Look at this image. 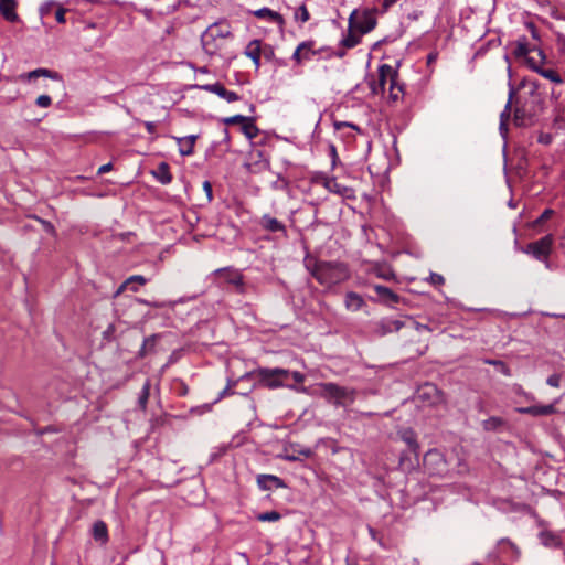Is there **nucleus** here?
Instances as JSON below:
<instances>
[{
	"mask_svg": "<svg viewBox=\"0 0 565 565\" xmlns=\"http://www.w3.org/2000/svg\"><path fill=\"white\" fill-rule=\"evenodd\" d=\"M306 267L312 277L327 288L339 285L350 277L347 264L341 262H327L306 258Z\"/></svg>",
	"mask_w": 565,
	"mask_h": 565,
	"instance_id": "obj_1",
	"label": "nucleus"
},
{
	"mask_svg": "<svg viewBox=\"0 0 565 565\" xmlns=\"http://www.w3.org/2000/svg\"><path fill=\"white\" fill-rule=\"evenodd\" d=\"M523 87H529V90L523 95L516 97L514 104V122L516 126H527L533 122V119L542 111L543 102L541 95L537 93V85L534 82H523Z\"/></svg>",
	"mask_w": 565,
	"mask_h": 565,
	"instance_id": "obj_2",
	"label": "nucleus"
},
{
	"mask_svg": "<svg viewBox=\"0 0 565 565\" xmlns=\"http://www.w3.org/2000/svg\"><path fill=\"white\" fill-rule=\"evenodd\" d=\"M231 35V26L227 23L211 24L201 36L203 50L210 55L215 54Z\"/></svg>",
	"mask_w": 565,
	"mask_h": 565,
	"instance_id": "obj_3",
	"label": "nucleus"
},
{
	"mask_svg": "<svg viewBox=\"0 0 565 565\" xmlns=\"http://www.w3.org/2000/svg\"><path fill=\"white\" fill-rule=\"evenodd\" d=\"M322 396L332 399L337 405H349L355 399V391L353 388L340 386L335 383L321 384Z\"/></svg>",
	"mask_w": 565,
	"mask_h": 565,
	"instance_id": "obj_4",
	"label": "nucleus"
},
{
	"mask_svg": "<svg viewBox=\"0 0 565 565\" xmlns=\"http://www.w3.org/2000/svg\"><path fill=\"white\" fill-rule=\"evenodd\" d=\"M554 246L553 234H546L537 241L531 242L522 248L524 254L531 255L536 260H546L550 257Z\"/></svg>",
	"mask_w": 565,
	"mask_h": 565,
	"instance_id": "obj_5",
	"label": "nucleus"
},
{
	"mask_svg": "<svg viewBox=\"0 0 565 565\" xmlns=\"http://www.w3.org/2000/svg\"><path fill=\"white\" fill-rule=\"evenodd\" d=\"M376 25V19L374 14L367 10L359 12L353 10L349 17V30L356 31L362 34L371 32Z\"/></svg>",
	"mask_w": 565,
	"mask_h": 565,
	"instance_id": "obj_6",
	"label": "nucleus"
},
{
	"mask_svg": "<svg viewBox=\"0 0 565 565\" xmlns=\"http://www.w3.org/2000/svg\"><path fill=\"white\" fill-rule=\"evenodd\" d=\"M396 71L388 64H382L377 70V78H370L369 87L373 95L383 94L387 81L392 83V77H396Z\"/></svg>",
	"mask_w": 565,
	"mask_h": 565,
	"instance_id": "obj_7",
	"label": "nucleus"
},
{
	"mask_svg": "<svg viewBox=\"0 0 565 565\" xmlns=\"http://www.w3.org/2000/svg\"><path fill=\"white\" fill-rule=\"evenodd\" d=\"M537 57L539 58L529 57L527 58V66L532 71L539 73L544 78L551 81L552 83L562 84L563 79H562V77L559 76V74L556 71H554L552 68H542V64L545 61V54L540 49H537Z\"/></svg>",
	"mask_w": 565,
	"mask_h": 565,
	"instance_id": "obj_8",
	"label": "nucleus"
},
{
	"mask_svg": "<svg viewBox=\"0 0 565 565\" xmlns=\"http://www.w3.org/2000/svg\"><path fill=\"white\" fill-rule=\"evenodd\" d=\"M290 372L285 369H262L259 375L266 386L276 388L282 385L284 381L288 379Z\"/></svg>",
	"mask_w": 565,
	"mask_h": 565,
	"instance_id": "obj_9",
	"label": "nucleus"
},
{
	"mask_svg": "<svg viewBox=\"0 0 565 565\" xmlns=\"http://www.w3.org/2000/svg\"><path fill=\"white\" fill-rule=\"evenodd\" d=\"M214 275L223 279L226 284L232 285L238 294H244L245 285L243 275L234 268H218Z\"/></svg>",
	"mask_w": 565,
	"mask_h": 565,
	"instance_id": "obj_10",
	"label": "nucleus"
},
{
	"mask_svg": "<svg viewBox=\"0 0 565 565\" xmlns=\"http://www.w3.org/2000/svg\"><path fill=\"white\" fill-rule=\"evenodd\" d=\"M557 403L558 401L555 399L554 402L546 405H531L526 407H518L515 411L519 414L530 415L532 417L550 416L557 413Z\"/></svg>",
	"mask_w": 565,
	"mask_h": 565,
	"instance_id": "obj_11",
	"label": "nucleus"
},
{
	"mask_svg": "<svg viewBox=\"0 0 565 565\" xmlns=\"http://www.w3.org/2000/svg\"><path fill=\"white\" fill-rule=\"evenodd\" d=\"M313 455L312 450L308 447L300 445H290L285 447L284 452L279 457L287 461H299L303 458H310Z\"/></svg>",
	"mask_w": 565,
	"mask_h": 565,
	"instance_id": "obj_12",
	"label": "nucleus"
},
{
	"mask_svg": "<svg viewBox=\"0 0 565 565\" xmlns=\"http://www.w3.org/2000/svg\"><path fill=\"white\" fill-rule=\"evenodd\" d=\"M196 88L213 93L228 103H233L239 99V96L235 92L226 89V87L221 83L198 85Z\"/></svg>",
	"mask_w": 565,
	"mask_h": 565,
	"instance_id": "obj_13",
	"label": "nucleus"
},
{
	"mask_svg": "<svg viewBox=\"0 0 565 565\" xmlns=\"http://www.w3.org/2000/svg\"><path fill=\"white\" fill-rule=\"evenodd\" d=\"M259 225H260L262 230H264L266 232L278 233L282 237H287V228H286L285 224L281 221L277 220L276 217H274L269 214H264L260 217Z\"/></svg>",
	"mask_w": 565,
	"mask_h": 565,
	"instance_id": "obj_14",
	"label": "nucleus"
},
{
	"mask_svg": "<svg viewBox=\"0 0 565 565\" xmlns=\"http://www.w3.org/2000/svg\"><path fill=\"white\" fill-rule=\"evenodd\" d=\"M253 14L258 19L276 23L280 28H284V25H285L284 17L280 13H278L269 8H266V7L260 8L258 10L253 11Z\"/></svg>",
	"mask_w": 565,
	"mask_h": 565,
	"instance_id": "obj_15",
	"label": "nucleus"
},
{
	"mask_svg": "<svg viewBox=\"0 0 565 565\" xmlns=\"http://www.w3.org/2000/svg\"><path fill=\"white\" fill-rule=\"evenodd\" d=\"M531 52L537 53V50L530 46L526 36H520L514 43L513 55L527 62Z\"/></svg>",
	"mask_w": 565,
	"mask_h": 565,
	"instance_id": "obj_16",
	"label": "nucleus"
},
{
	"mask_svg": "<svg viewBox=\"0 0 565 565\" xmlns=\"http://www.w3.org/2000/svg\"><path fill=\"white\" fill-rule=\"evenodd\" d=\"M17 0H0V13L8 22H17Z\"/></svg>",
	"mask_w": 565,
	"mask_h": 565,
	"instance_id": "obj_17",
	"label": "nucleus"
},
{
	"mask_svg": "<svg viewBox=\"0 0 565 565\" xmlns=\"http://www.w3.org/2000/svg\"><path fill=\"white\" fill-rule=\"evenodd\" d=\"M179 145V152L181 156H191L194 152V145L198 139L196 135H189L185 137H173Z\"/></svg>",
	"mask_w": 565,
	"mask_h": 565,
	"instance_id": "obj_18",
	"label": "nucleus"
},
{
	"mask_svg": "<svg viewBox=\"0 0 565 565\" xmlns=\"http://www.w3.org/2000/svg\"><path fill=\"white\" fill-rule=\"evenodd\" d=\"M257 484L262 490H271L274 488H284V481L274 475H259Z\"/></svg>",
	"mask_w": 565,
	"mask_h": 565,
	"instance_id": "obj_19",
	"label": "nucleus"
},
{
	"mask_svg": "<svg viewBox=\"0 0 565 565\" xmlns=\"http://www.w3.org/2000/svg\"><path fill=\"white\" fill-rule=\"evenodd\" d=\"M262 51L263 45L260 40L250 41L245 49V55L253 61L256 68L260 66Z\"/></svg>",
	"mask_w": 565,
	"mask_h": 565,
	"instance_id": "obj_20",
	"label": "nucleus"
},
{
	"mask_svg": "<svg viewBox=\"0 0 565 565\" xmlns=\"http://www.w3.org/2000/svg\"><path fill=\"white\" fill-rule=\"evenodd\" d=\"M373 289L384 305H394L399 302V296L392 289L381 285H375Z\"/></svg>",
	"mask_w": 565,
	"mask_h": 565,
	"instance_id": "obj_21",
	"label": "nucleus"
},
{
	"mask_svg": "<svg viewBox=\"0 0 565 565\" xmlns=\"http://www.w3.org/2000/svg\"><path fill=\"white\" fill-rule=\"evenodd\" d=\"M539 539H540L541 543L546 547H551V548L562 547V539L555 532L544 529L539 533Z\"/></svg>",
	"mask_w": 565,
	"mask_h": 565,
	"instance_id": "obj_22",
	"label": "nucleus"
},
{
	"mask_svg": "<svg viewBox=\"0 0 565 565\" xmlns=\"http://www.w3.org/2000/svg\"><path fill=\"white\" fill-rule=\"evenodd\" d=\"M39 77L57 78V73L52 72L47 68H36L28 73L20 74L15 79L18 81H32Z\"/></svg>",
	"mask_w": 565,
	"mask_h": 565,
	"instance_id": "obj_23",
	"label": "nucleus"
},
{
	"mask_svg": "<svg viewBox=\"0 0 565 565\" xmlns=\"http://www.w3.org/2000/svg\"><path fill=\"white\" fill-rule=\"evenodd\" d=\"M514 89L511 87L509 92V98L505 104L503 111L500 114V131L504 136L508 132V121L511 115V106L513 103Z\"/></svg>",
	"mask_w": 565,
	"mask_h": 565,
	"instance_id": "obj_24",
	"label": "nucleus"
},
{
	"mask_svg": "<svg viewBox=\"0 0 565 565\" xmlns=\"http://www.w3.org/2000/svg\"><path fill=\"white\" fill-rule=\"evenodd\" d=\"M312 52V42L300 43L292 54V58L298 63L310 60Z\"/></svg>",
	"mask_w": 565,
	"mask_h": 565,
	"instance_id": "obj_25",
	"label": "nucleus"
},
{
	"mask_svg": "<svg viewBox=\"0 0 565 565\" xmlns=\"http://www.w3.org/2000/svg\"><path fill=\"white\" fill-rule=\"evenodd\" d=\"M152 174L161 184H169L172 181L170 167L167 162H160Z\"/></svg>",
	"mask_w": 565,
	"mask_h": 565,
	"instance_id": "obj_26",
	"label": "nucleus"
},
{
	"mask_svg": "<svg viewBox=\"0 0 565 565\" xmlns=\"http://www.w3.org/2000/svg\"><path fill=\"white\" fill-rule=\"evenodd\" d=\"M344 305L348 310L358 311L365 305V302L362 296L354 291H350L345 295Z\"/></svg>",
	"mask_w": 565,
	"mask_h": 565,
	"instance_id": "obj_27",
	"label": "nucleus"
},
{
	"mask_svg": "<svg viewBox=\"0 0 565 565\" xmlns=\"http://www.w3.org/2000/svg\"><path fill=\"white\" fill-rule=\"evenodd\" d=\"M419 398H429L431 399V403H437L440 401V392L438 388L433 384H425L423 387H420L418 392Z\"/></svg>",
	"mask_w": 565,
	"mask_h": 565,
	"instance_id": "obj_28",
	"label": "nucleus"
},
{
	"mask_svg": "<svg viewBox=\"0 0 565 565\" xmlns=\"http://www.w3.org/2000/svg\"><path fill=\"white\" fill-rule=\"evenodd\" d=\"M93 536L96 541L106 543L108 541L107 525L103 521H96L93 525Z\"/></svg>",
	"mask_w": 565,
	"mask_h": 565,
	"instance_id": "obj_29",
	"label": "nucleus"
},
{
	"mask_svg": "<svg viewBox=\"0 0 565 565\" xmlns=\"http://www.w3.org/2000/svg\"><path fill=\"white\" fill-rule=\"evenodd\" d=\"M404 95V86L398 83V75L396 77H392V83L390 85V98L393 102L399 100Z\"/></svg>",
	"mask_w": 565,
	"mask_h": 565,
	"instance_id": "obj_30",
	"label": "nucleus"
},
{
	"mask_svg": "<svg viewBox=\"0 0 565 565\" xmlns=\"http://www.w3.org/2000/svg\"><path fill=\"white\" fill-rule=\"evenodd\" d=\"M146 285L147 284V279L141 276V275H134V276H130L129 278H127L124 284L121 285V287L119 288V291H121L122 289L125 288H128L130 289L131 291H137L138 288L135 286V285Z\"/></svg>",
	"mask_w": 565,
	"mask_h": 565,
	"instance_id": "obj_31",
	"label": "nucleus"
},
{
	"mask_svg": "<svg viewBox=\"0 0 565 565\" xmlns=\"http://www.w3.org/2000/svg\"><path fill=\"white\" fill-rule=\"evenodd\" d=\"M401 439L408 446V448L416 452L418 449V444L416 440V435L412 429H404L399 433Z\"/></svg>",
	"mask_w": 565,
	"mask_h": 565,
	"instance_id": "obj_32",
	"label": "nucleus"
},
{
	"mask_svg": "<svg viewBox=\"0 0 565 565\" xmlns=\"http://www.w3.org/2000/svg\"><path fill=\"white\" fill-rule=\"evenodd\" d=\"M505 424V420L498 416H492L482 422V428L486 431H495L500 429Z\"/></svg>",
	"mask_w": 565,
	"mask_h": 565,
	"instance_id": "obj_33",
	"label": "nucleus"
},
{
	"mask_svg": "<svg viewBox=\"0 0 565 565\" xmlns=\"http://www.w3.org/2000/svg\"><path fill=\"white\" fill-rule=\"evenodd\" d=\"M242 131L248 139H254L257 137L259 130L254 122V119L248 117L247 120L242 125Z\"/></svg>",
	"mask_w": 565,
	"mask_h": 565,
	"instance_id": "obj_34",
	"label": "nucleus"
},
{
	"mask_svg": "<svg viewBox=\"0 0 565 565\" xmlns=\"http://www.w3.org/2000/svg\"><path fill=\"white\" fill-rule=\"evenodd\" d=\"M361 42V35L356 31H350L341 41V45L345 49H353Z\"/></svg>",
	"mask_w": 565,
	"mask_h": 565,
	"instance_id": "obj_35",
	"label": "nucleus"
},
{
	"mask_svg": "<svg viewBox=\"0 0 565 565\" xmlns=\"http://www.w3.org/2000/svg\"><path fill=\"white\" fill-rule=\"evenodd\" d=\"M150 387H151L150 381L147 380L143 383L140 395L138 397V404H139L140 408L143 411L147 408V404H148V399H149V395H150Z\"/></svg>",
	"mask_w": 565,
	"mask_h": 565,
	"instance_id": "obj_36",
	"label": "nucleus"
},
{
	"mask_svg": "<svg viewBox=\"0 0 565 565\" xmlns=\"http://www.w3.org/2000/svg\"><path fill=\"white\" fill-rule=\"evenodd\" d=\"M554 215V211L552 209H545L543 213L532 222V228H539L544 222L550 220Z\"/></svg>",
	"mask_w": 565,
	"mask_h": 565,
	"instance_id": "obj_37",
	"label": "nucleus"
},
{
	"mask_svg": "<svg viewBox=\"0 0 565 565\" xmlns=\"http://www.w3.org/2000/svg\"><path fill=\"white\" fill-rule=\"evenodd\" d=\"M281 518L277 511H268L257 515V520L260 522H276Z\"/></svg>",
	"mask_w": 565,
	"mask_h": 565,
	"instance_id": "obj_38",
	"label": "nucleus"
},
{
	"mask_svg": "<svg viewBox=\"0 0 565 565\" xmlns=\"http://www.w3.org/2000/svg\"><path fill=\"white\" fill-rule=\"evenodd\" d=\"M296 18L299 19L302 23L309 21L310 19V14H309V11L306 7V4H301L297 12H296Z\"/></svg>",
	"mask_w": 565,
	"mask_h": 565,
	"instance_id": "obj_39",
	"label": "nucleus"
},
{
	"mask_svg": "<svg viewBox=\"0 0 565 565\" xmlns=\"http://www.w3.org/2000/svg\"><path fill=\"white\" fill-rule=\"evenodd\" d=\"M35 104L39 106V107H42V108H47L51 106L52 104V98L49 96V95H40L36 100H35Z\"/></svg>",
	"mask_w": 565,
	"mask_h": 565,
	"instance_id": "obj_40",
	"label": "nucleus"
},
{
	"mask_svg": "<svg viewBox=\"0 0 565 565\" xmlns=\"http://www.w3.org/2000/svg\"><path fill=\"white\" fill-rule=\"evenodd\" d=\"M248 117H245L243 115H235L232 117H227L224 119V122L226 125H234V124H244L247 120Z\"/></svg>",
	"mask_w": 565,
	"mask_h": 565,
	"instance_id": "obj_41",
	"label": "nucleus"
},
{
	"mask_svg": "<svg viewBox=\"0 0 565 565\" xmlns=\"http://www.w3.org/2000/svg\"><path fill=\"white\" fill-rule=\"evenodd\" d=\"M553 141V135L550 132H540L537 137V142L544 146L551 145Z\"/></svg>",
	"mask_w": 565,
	"mask_h": 565,
	"instance_id": "obj_42",
	"label": "nucleus"
},
{
	"mask_svg": "<svg viewBox=\"0 0 565 565\" xmlns=\"http://www.w3.org/2000/svg\"><path fill=\"white\" fill-rule=\"evenodd\" d=\"M546 384L552 387L561 386V374L554 373L546 379Z\"/></svg>",
	"mask_w": 565,
	"mask_h": 565,
	"instance_id": "obj_43",
	"label": "nucleus"
},
{
	"mask_svg": "<svg viewBox=\"0 0 565 565\" xmlns=\"http://www.w3.org/2000/svg\"><path fill=\"white\" fill-rule=\"evenodd\" d=\"M333 126L337 130H341L342 128L349 127L356 131H360V128L356 125L348 121H334Z\"/></svg>",
	"mask_w": 565,
	"mask_h": 565,
	"instance_id": "obj_44",
	"label": "nucleus"
},
{
	"mask_svg": "<svg viewBox=\"0 0 565 565\" xmlns=\"http://www.w3.org/2000/svg\"><path fill=\"white\" fill-rule=\"evenodd\" d=\"M154 345V337L148 338L143 341L142 348L140 350V355L145 356L147 354L148 348H152Z\"/></svg>",
	"mask_w": 565,
	"mask_h": 565,
	"instance_id": "obj_45",
	"label": "nucleus"
},
{
	"mask_svg": "<svg viewBox=\"0 0 565 565\" xmlns=\"http://www.w3.org/2000/svg\"><path fill=\"white\" fill-rule=\"evenodd\" d=\"M402 327H403V322H401L398 320H388L386 322L387 331L399 330Z\"/></svg>",
	"mask_w": 565,
	"mask_h": 565,
	"instance_id": "obj_46",
	"label": "nucleus"
},
{
	"mask_svg": "<svg viewBox=\"0 0 565 565\" xmlns=\"http://www.w3.org/2000/svg\"><path fill=\"white\" fill-rule=\"evenodd\" d=\"M203 190L206 193L209 202H211L212 199H213V191H212V184H211L210 181H204L203 182Z\"/></svg>",
	"mask_w": 565,
	"mask_h": 565,
	"instance_id": "obj_47",
	"label": "nucleus"
},
{
	"mask_svg": "<svg viewBox=\"0 0 565 565\" xmlns=\"http://www.w3.org/2000/svg\"><path fill=\"white\" fill-rule=\"evenodd\" d=\"M65 14H66V10L65 9H57L56 12H55V19L58 23H65Z\"/></svg>",
	"mask_w": 565,
	"mask_h": 565,
	"instance_id": "obj_48",
	"label": "nucleus"
},
{
	"mask_svg": "<svg viewBox=\"0 0 565 565\" xmlns=\"http://www.w3.org/2000/svg\"><path fill=\"white\" fill-rule=\"evenodd\" d=\"M430 280L434 285H443L445 282L444 277L439 274H431Z\"/></svg>",
	"mask_w": 565,
	"mask_h": 565,
	"instance_id": "obj_49",
	"label": "nucleus"
},
{
	"mask_svg": "<svg viewBox=\"0 0 565 565\" xmlns=\"http://www.w3.org/2000/svg\"><path fill=\"white\" fill-rule=\"evenodd\" d=\"M232 394H234V392L232 391V386H231V384H228V385H227V386H226V387H225V388H224V390L218 394V398H217V401H220V399H222V398H224V397H226V396H230V395H232Z\"/></svg>",
	"mask_w": 565,
	"mask_h": 565,
	"instance_id": "obj_50",
	"label": "nucleus"
},
{
	"mask_svg": "<svg viewBox=\"0 0 565 565\" xmlns=\"http://www.w3.org/2000/svg\"><path fill=\"white\" fill-rule=\"evenodd\" d=\"M289 375H291L294 381L297 383H302L305 381V375L298 371H295V372L290 373Z\"/></svg>",
	"mask_w": 565,
	"mask_h": 565,
	"instance_id": "obj_51",
	"label": "nucleus"
},
{
	"mask_svg": "<svg viewBox=\"0 0 565 565\" xmlns=\"http://www.w3.org/2000/svg\"><path fill=\"white\" fill-rule=\"evenodd\" d=\"M273 54H274V52L269 45L263 46L262 55H264L265 58L270 60Z\"/></svg>",
	"mask_w": 565,
	"mask_h": 565,
	"instance_id": "obj_52",
	"label": "nucleus"
},
{
	"mask_svg": "<svg viewBox=\"0 0 565 565\" xmlns=\"http://www.w3.org/2000/svg\"><path fill=\"white\" fill-rule=\"evenodd\" d=\"M111 168H113L111 163L103 164V166H100V167L98 168L97 173H98L99 175L105 174V173L109 172V171L111 170Z\"/></svg>",
	"mask_w": 565,
	"mask_h": 565,
	"instance_id": "obj_53",
	"label": "nucleus"
},
{
	"mask_svg": "<svg viewBox=\"0 0 565 565\" xmlns=\"http://www.w3.org/2000/svg\"><path fill=\"white\" fill-rule=\"evenodd\" d=\"M143 125H145V128L147 129V131L149 134H154L156 132L157 126H156L154 122H152V121H145Z\"/></svg>",
	"mask_w": 565,
	"mask_h": 565,
	"instance_id": "obj_54",
	"label": "nucleus"
},
{
	"mask_svg": "<svg viewBox=\"0 0 565 565\" xmlns=\"http://www.w3.org/2000/svg\"><path fill=\"white\" fill-rule=\"evenodd\" d=\"M398 0H383V9L384 11L388 10L393 4H395Z\"/></svg>",
	"mask_w": 565,
	"mask_h": 565,
	"instance_id": "obj_55",
	"label": "nucleus"
},
{
	"mask_svg": "<svg viewBox=\"0 0 565 565\" xmlns=\"http://www.w3.org/2000/svg\"><path fill=\"white\" fill-rule=\"evenodd\" d=\"M415 328H416V330H417V331H419V332H420V331H424V330H426V331H431V329L429 328V326H427V324H422V323H419V322H415Z\"/></svg>",
	"mask_w": 565,
	"mask_h": 565,
	"instance_id": "obj_56",
	"label": "nucleus"
},
{
	"mask_svg": "<svg viewBox=\"0 0 565 565\" xmlns=\"http://www.w3.org/2000/svg\"><path fill=\"white\" fill-rule=\"evenodd\" d=\"M527 28L530 29V31L532 33V36L534 39H539V34H537V31H536V28L534 26V24L533 23H529Z\"/></svg>",
	"mask_w": 565,
	"mask_h": 565,
	"instance_id": "obj_57",
	"label": "nucleus"
},
{
	"mask_svg": "<svg viewBox=\"0 0 565 565\" xmlns=\"http://www.w3.org/2000/svg\"><path fill=\"white\" fill-rule=\"evenodd\" d=\"M547 269H552V264L550 262V257H546V260H541Z\"/></svg>",
	"mask_w": 565,
	"mask_h": 565,
	"instance_id": "obj_58",
	"label": "nucleus"
},
{
	"mask_svg": "<svg viewBox=\"0 0 565 565\" xmlns=\"http://www.w3.org/2000/svg\"><path fill=\"white\" fill-rule=\"evenodd\" d=\"M487 363L492 364V365H503V363L501 361H491V360H489V361H487Z\"/></svg>",
	"mask_w": 565,
	"mask_h": 565,
	"instance_id": "obj_59",
	"label": "nucleus"
},
{
	"mask_svg": "<svg viewBox=\"0 0 565 565\" xmlns=\"http://www.w3.org/2000/svg\"><path fill=\"white\" fill-rule=\"evenodd\" d=\"M524 396L526 397V399L529 401H534V396L532 394H529V393H524Z\"/></svg>",
	"mask_w": 565,
	"mask_h": 565,
	"instance_id": "obj_60",
	"label": "nucleus"
},
{
	"mask_svg": "<svg viewBox=\"0 0 565 565\" xmlns=\"http://www.w3.org/2000/svg\"><path fill=\"white\" fill-rule=\"evenodd\" d=\"M500 544H509V545H511V546L513 547V544H512V543H510V542H509V540H505V539H502V540L500 541Z\"/></svg>",
	"mask_w": 565,
	"mask_h": 565,
	"instance_id": "obj_61",
	"label": "nucleus"
},
{
	"mask_svg": "<svg viewBox=\"0 0 565 565\" xmlns=\"http://www.w3.org/2000/svg\"><path fill=\"white\" fill-rule=\"evenodd\" d=\"M344 54H345V52H339L337 55H338L339 57H342V56H344Z\"/></svg>",
	"mask_w": 565,
	"mask_h": 565,
	"instance_id": "obj_62",
	"label": "nucleus"
},
{
	"mask_svg": "<svg viewBox=\"0 0 565 565\" xmlns=\"http://www.w3.org/2000/svg\"><path fill=\"white\" fill-rule=\"evenodd\" d=\"M414 565H419L418 561L416 558L413 559Z\"/></svg>",
	"mask_w": 565,
	"mask_h": 565,
	"instance_id": "obj_63",
	"label": "nucleus"
},
{
	"mask_svg": "<svg viewBox=\"0 0 565 565\" xmlns=\"http://www.w3.org/2000/svg\"><path fill=\"white\" fill-rule=\"evenodd\" d=\"M379 276H380V277H382V278H385V279H387V276H386V274H383V275H379Z\"/></svg>",
	"mask_w": 565,
	"mask_h": 565,
	"instance_id": "obj_64",
	"label": "nucleus"
}]
</instances>
